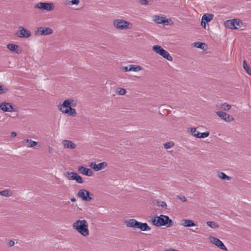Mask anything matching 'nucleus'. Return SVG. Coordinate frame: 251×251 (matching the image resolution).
Masks as SVG:
<instances>
[{
  "label": "nucleus",
  "instance_id": "obj_36",
  "mask_svg": "<svg viewBox=\"0 0 251 251\" xmlns=\"http://www.w3.org/2000/svg\"><path fill=\"white\" fill-rule=\"evenodd\" d=\"M190 132L192 134V135L195 137V135L197 134V132H199L196 130V128L195 127H192L190 128Z\"/></svg>",
  "mask_w": 251,
  "mask_h": 251
},
{
  "label": "nucleus",
  "instance_id": "obj_41",
  "mask_svg": "<svg viewBox=\"0 0 251 251\" xmlns=\"http://www.w3.org/2000/svg\"><path fill=\"white\" fill-rule=\"evenodd\" d=\"M122 70L124 72H129L130 71V70L129 69V66H124L122 68Z\"/></svg>",
  "mask_w": 251,
  "mask_h": 251
},
{
  "label": "nucleus",
  "instance_id": "obj_33",
  "mask_svg": "<svg viewBox=\"0 0 251 251\" xmlns=\"http://www.w3.org/2000/svg\"><path fill=\"white\" fill-rule=\"evenodd\" d=\"M11 193L10 194V192L8 190H5L0 191V195L4 197H9L11 196Z\"/></svg>",
  "mask_w": 251,
  "mask_h": 251
},
{
  "label": "nucleus",
  "instance_id": "obj_38",
  "mask_svg": "<svg viewBox=\"0 0 251 251\" xmlns=\"http://www.w3.org/2000/svg\"><path fill=\"white\" fill-rule=\"evenodd\" d=\"M139 2L142 5H147L149 4L148 0H138Z\"/></svg>",
  "mask_w": 251,
  "mask_h": 251
},
{
  "label": "nucleus",
  "instance_id": "obj_7",
  "mask_svg": "<svg viewBox=\"0 0 251 251\" xmlns=\"http://www.w3.org/2000/svg\"><path fill=\"white\" fill-rule=\"evenodd\" d=\"M77 196L81 198L82 201L88 202L93 199V194L84 189L79 190L77 193Z\"/></svg>",
  "mask_w": 251,
  "mask_h": 251
},
{
  "label": "nucleus",
  "instance_id": "obj_4",
  "mask_svg": "<svg viewBox=\"0 0 251 251\" xmlns=\"http://www.w3.org/2000/svg\"><path fill=\"white\" fill-rule=\"evenodd\" d=\"M125 224L127 227L133 229H139L142 231H149L151 229L146 223H142L137 221L134 219L126 220L125 221Z\"/></svg>",
  "mask_w": 251,
  "mask_h": 251
},
{
  "label": "nucleus",
  "instance_id": "obj_22",
  "mask_svg": "<svg viewBox=\"0 0 251 251\" xmlns=\"http://www.w3.org/2000/svg\"><path fill=\"white\" fill-rule=\"evenodd\" d=\"M76 174V173L75 172H67L64 175L69 180H75Z\"/></svg>",
  "mask_w": 251,
  "mask_h": 251
},
{
  "label": "nucleus",
  "instance_id": "obj_1",
  "mask_svg": "<svg viewBox=\"0 0 251 251\" xmlns=\"http://www.w3.org/2000/svg\"><path fill=\"white\" fill-rule=\"evenodd\" d=\"M74 100L73 99L65 100L61 104L58 105L59 110L63 114H67L70 116L75 117L77 113L75 108H72L75 105L74 104Z\"/></svg>",
  "mask_w": 251,
  "mask_h": 251
},
{
  "label": "nucleus",
  "instance_id": "obj_42",
  "mask_svg": "<svg viewBox=\"0 0 251 251\" xmlns=\"http://www.w3.org/2000/svg\"><path fill=\"white\" fill-rule=\"evenodd\" d=\"M8 244L9 246L11 247L14 245L15 242L14 241L10 240L8 241Z\"/></svg>",
  "mask_w": 251,
  "mask_h": 251
},
{
  "label": "nucleus",
  "instance_id": "obj_14",
  "mask_svg": "<svg viewBox=\"0 0 251 251\" xmlns=\"http://www.w3.org/2000/svg\"><path fill=\"white\" fill-rule=\"evenodd\" d=\"M108 166V164L105 162H102L100 163L99 164H96V163L91 162L90 166L94 169L95 171H99L101 170H103L106 168Z\"/></svg>",
  "mask_w": 251,
  "mask_h": 251
},
{
  "label": "nucleus",
  "instance_id": "obj_20",
  "mask_svg": "<svg viewBox=\"0 0 251 251\" xmlns=\"http://www.w3.org/2000/svg\"><path fill=\"white\" fill-rule=\"evenodd\" d=\"M181 225L185 227H192L197 226V225L196 224L193 220H187L183 219L181 221Z\"/></svg>",
  "mask_w": 251,
  "mask_h": 251
},
{
  "label": "nucleus",
  "instance_id": "obj_23",
  "mask_svg": "<svg viewBox=\"0 0 251 251\" xmlns=\"http://www.w3.org/2000/svg\"><path fill=\"white\" fill-rule=\"evenodd\" d=\"M129 69L130 70V71L137 72H139V71L142 70L143 68L142 67L138 65H129Z\"/></svg>",
  "mask_w": 251,
  "mask_h": 251
},
{
  "label": "nucleus",
  "instance_id": "obj_15",
  "mask_svg": "<svg viewBox=\"0 0 251 251\" xmlns=\"http://www.w3.org/2000/svg\"><path fill=\"white\" fill-rule=\"evenodd\" d=\"M216 113L219 117L226 122H230L234 120V118L231 116L226 112L217 111Z\"/></svg>",
  "mask_w": 251,
  "mask_h": 251
},
{
  "label": "nucleus",
  "instance_id": "obj_8",
  "mask_svg": "<svg viewBox=\"0 0 251 251\" xmlns=\"http://www.w3.org/2000/svg\"><path fill=\"white\" fill-rule=\"evenodd\" d=\"M225 26L230 29H239L242 25V22L238 19L227 20L225 23Z\"/></svg>",
  "mask_w": 251,
  "mask_h": 251
},
{
  "label": "nucleus",
  "instance_id": "obj_24",
  "mask_svg": "<svg viewBox=\"0 0 251 251\" xmlns=\"http://www.w3.org/2000/svg\"><path fill=\"white\" fill-rule=\"evenodd\" d=\"M214 15L212 14H204L201 18L202 21H204L205 22H209L213 18Z\"/></svg>",
  "mask_w": 251,
  "mask_h": 251
},
{
  "label": "nucleus",
  "instance_id": "obj_2",
  "mask_svg": "<svg viewBox=\"0 0 251 251\" xmlns=\"http://www.w3.org/2000/svg\"><path fill=\"white\" fill-rule=\"evenodd\" d=\"M151 224L156 226L170 227L173 224V221L168 216L164 215L153 216L151 218Z\"/></svg>",
  "mask_w": 251,
  "mask_h": 251
},
{
  "label": "nucleus",
  "instance_id": "obj_19",
  "mask_svg": "<svg viewBox=\"0 0 251 251\" xmlns=\"http://www.w3.org/2000/svg\"><path fill=\"white\" fill-rule=\"evenodd\" d=\"M62 144L66 149H74L76 147L75 144L70 140H64L62 141Z\"/></svg>",
  "mask_w": 251,
  "mask_h": 251
},
{
  "label": "nucleus",
  "instance_id": "obj_5",
  "mask_svg": "<svg viewBox=\"0 0 251 251\" xmlns=\"http://www.w3.org/2000/svg\"><path fill=\"white\" fill-rule=\"evenodd\" d=\"M113 26L120 30L130 29L132 28V24L122 19H116L113 21Z\"/></svg>",
  "mask_w": 251,
  "mask_h": 251
},
{
  "label": "nucleus",
  "instance_id": "obj_27",
  "mask_svg": "<svg viewBox=\"0 0 251 251\" xmlns=\"http://www.w3.org/2000/svg\"><path fill=\"white\" fill-rule=\"evenodd\" d=\"M25 142L28 143L27 147L28 148H32L37 145V143L34 141H32L28 139H25Z\"/></svg>",
  "mask_w": 251,
  "mask_h": 251
},
{
  "label": "nucleus",
  "instance_id": "obj_35",
  "mask_svg": "<svg viewBox=\"0 0 251 251\" xmlns=\"http://www.w3.org/2000/svg\"><path fill=\"white\" fill-rule=\"evenodd\" d=\"M8 91V89L3 86V85H0V94H3L6 93Z\"/></svg>",
  "mask_w": 251,
  "mask_h": 251
},
{
  "label": "nucleus",
  "instance_id": "obj_10",
  "mask_svg": "<svg viewBox=\"0 0 251 251\" xmlns=\"http://www.w3.org/2000/svg\"><path fill=\"white\" fill-rule=\"evenodd\" d=\"M53 33V30L49 27H38L34 32V34L36 36L47 35Z\"/></svg>",
  "mask_w": 251,
  "mask_h": 251
},
{
  "label": "nucleus",
  "instance_id": "obj_45",
  "mask_svg": "<svg viewBox=\"0 0 251 251\" xmlns=\"http://www.w3.org/2000/svg\"><path fill=\"white\" fill-rule=\"evenodd\" d=\"M71 201L72 202H75L76 201V199L74 197L71 199Z\"/></svg>",
  "mask_w": 251,
  "mask_h": 251
},
{
  "label": "nucleus",
  "instance_id": "obj_26",
  "mask_svg": "<svg viewBox=\"0 0 251 251\" xmlns=\"http://www.w3.org/2000/svg\"><path fill=\"white\" fill-rule=\"evenodd\" d=\"M194 47L201 49L202 50H206V45L204 43L200 42H195L193 43Z\"/></svg>",
  "mask_w": 251,
  "mask_h": 251
},
{
  "label": "nucleus",
  "instance_id": "obj_17",
  "mask_svg": "<svg viewBox=\"0 0 251 251\" xmlns=\"http://www.w3.org/2000/svg\"><path fill=\"white\" fill-rule=\"evenodd\" d=\"M6 47L9 50L17 54H20L22 52L21 49L17 45L8 44L7 45Z\"/></svg>",
  "mask_w": 251,
  "mask_h": 251
},
{
  "label": "nucleus",
  "instance_id": "obj_32",
  "mask_svg": "<svg viewBox=\"0 0 251 251\" xmlns=\"http://www.w3.org/2000/svg\"><path fill=\"white\" fill-rule=\"evenodd\" d=\"M174 143L173 142H168L163 144V146L165 149H171L174 146Z\"/></svg>",
  "mask_w": 251,
  "mask_h": 251
},
{
  "label": "nucleus",
  "instance_id": "obj_40",
  "mask_svg": "<svg viewBox=\"0 0 251 251\" xmlns=\"http://www.w3.org/2000/svg\"><path fill=\"white\" fill-rule=\"evenodd\" d=\"M79 2V0H72L71 3L72 5H77Z\"/></svg>",
  "mask_w": 251,
  "mask_h": 251
},
{
  "label": "nucleus",
  "instance_id": "obj_21",
  "mask_svg": "<svg viewBox=\"0 0 251 251\" xmlns=\"http://www.w3.org/2000/svg\"><path fill=\"white\" fill-rule=\"evenodd\" d=\"M217 176L221 179L224 180H230L231 179V177L226 175L225 173L223 172H218L217 174Z\"/></svg>",
  "mask_w": 251,
  "mask_h": 251
},
{
  "label": "nucleus",
  "instance_id": "obj_3",
  "mask_svg": "<svg viewBox=\"0 0 251 251\" xmlns=\"http://www.w3.org/2000/svg\"><path fill=\"white\" fill-rule=\"evenodd\" d=\"M88 226V223L86 220H77L72 225L73 229L84 237H87L89 235Z\"/></svg>",
  "mask_w": 251,
  "mask_h": 251
},
{
  "label": "nucleus",
  "instance_id": "obj_34",
  "mask_svg": "<svg viewBox=\"0 0 251 251\" xmlns=\"http://www.w3.org/2000/svg\"><path fill=\"white\" fill-rule=\"evenodd\" d=\"M74 180H75L77 183H82L83 182L82 177L77 173Z\"/></svg>",
  "mask_w": 251,
  "mask_h": 251
},
{
  "label": "nucleus",
  "instance_id": "obj_44",
  "mask_svg": "<svg viewBox=\"0 0 251 251\" xmlns=\"http://www.w3.org/2000/svg\"><path fill=\"white\" fill-rule=\"evenodd\" d=\"M10 135H11V137H14L17 136V133L15 132H11Z\"/></svg>",
  "mask_w": 251,
  "mask_h": 251
},
{
  "label": "nucleus",
  "instance_id": "obj_37",
  "mask_svg": "<svg viewBox=\"0 0 251 251\" xmlns=\"http://www.w3.org/2000/svg\"><path fill=\"white\" fill-rule=\"evenodd\" d=\"M177 198L182 202H185L187 201L186 198L184 196H177Z\"/></svg>",
  "mask_w": 251,
  "mask_h": 251
},
{
  "label": "nucleus",
  "instance_id": "obj_13",
  "mask_svg": "<svg viewBox=\"0 0 251 251\" xmlns=\"http://www.w3.org/2000/svg\"><path fill=\"white\" fill-rule=\"evenodd\" d=\"M209 240H210V242L215 245L216 246L219 247L220 249L224 250V251H227V249L226 247L225 246L224 243L219 239H218L216 237H210L209 238Z\"/></svg>",
  "mask_w": 251,
  "mask_h": 251
},
{
  "label": "nucleus",
  "instance_id": "obj_29",
  "mask_svg": "<svg viewBox=\"0 0 251 251\" xmlns=\"http://www.w3.org/2000/svg\"><path fill=\"white\" fill-rule=\"evenodd\" d=\"M220 105L219 108L225 111H227L231 108V105L226 103H221Z\"/></svg>",
  "mask_w": 251,
  "mask_h": 251
},
{
  "label": "nucleus",
  "instance_id": "obj_30",
  "mask_svg": "<svg viewBox=\"0 0 251 251\" xmlns=\"http://www.w3.org/2000/svg\"><path fill=\"white\" fill-rule=\"evenodd\" d=\"M206 225L208 226H209L212 228H218L219 227L218 225L214 222L207 221V222H206Z\"/></svg>",
  "mask_w": 251,
  "mask_h": 251
},
{
  "label": "nucleus",
  "instance_id": "obj_18",
  "mask_svg": "<svg viewBox=\"0 0 251 251\" xmlns=\"http://www.w3.org/2000/svg\"><path fill=\"white\" fill-rule=\"evenodd\" d=\"M78 171L82 175L87 176H91L93 174L92 171L90 169L83 166H79L77 168Z\"/></svg>",
  "mask_w": 251,
  "mask_h": 251
},
{
  "label": "nucleus",
  "instance_id": "obj_16",
  "mask_svg": "<svg viewBox=\"0 0 251 251\" xmlns=\"http://www.w3.org/2000/svg\"><path fill=\"white\" fill-rule=\"evenodd\" d=\"M153 21L156 24H163L164 25H167L168 20L166 19L165 17L159 16L158 15H154L152 17Z\"/></svg>",
  "mask_w": 251,
  "mask_h": 251
},
{
  "label": "nucleus",
  "instance_id": "obj_9",
  "mask_svg": "<svg viewBox=\"0 0 251 251\" xmlns=\"http://www.w3.org/2000/svg\"><path fill=\"white\" fill-rule=\"evenodd\" d=\"M15 35L19 38H29L31 36V33L30 31L25 29L23 26H19L18 29L16 31Z\"/></svg>",
  "mask_w": 251,
  "mask_h": 251
},
{
  "label": "nucleus",
  "instance_id": "obj_25",
  "mask_svg": "<svg viewBox=\"0 0 251 251\" xmlns=\"http://www.w3.org/2000/svg\"><path fill=\"white\" fill-rule=\"evenodd\" d=\"M209 135V132L208 131H206L203 133L197 132V134L195 135V137L198 138H205L208 137Z\"/></svg>",
  "mask_w": 251,
  "mask_h": 251
},
{
  "label": "nucleus",
  "instance_id": "obj_11",
  "mask_svg": "<svg viewBox=\"0 0 251 251\" xmlns=\"http://www.w3.org/2000/svg\"><path fill=\"white\" fill-rule=\"evenodd\" d=\"M35 7L36 8L41 9L47 11H50L53 8V5L52 3L38 2L36 4Z\"/></svg>",
  "mask_w": 251,
  "mask_h": 251
},
{
  "label": "nucleus",
  "instance_id": "obj_6",
  "mask_svg": "<svg viewBox=\"0 0 251 251\" xmlns=\"http://www.w3.org/2000/svg\"><path fill=\"white\" fill-rule=\"evenodd\" d=\"M152 50L156 53L159 54L163 58L169 61H172L173 58L169 53L164 50L160 46L154 45L152 47Z\"/></svg>",
  "mask_w": 251,
  "mask_h": 251
},
{
  "label": "nucleus",
  "instance_id": "obj_28",
  "mask_svg": "<svg viewBox=\"0 0 251 251\" xmlns=\"http://www.w3.org/2000/svg\"><path fill=\"white\" fill-rule=\"evenodd\" d=\"M243 66L246 72L250 75H251V69L250 66L248 65L246 60H244L243 63Z\"/></svg>",
  "mask_w": 251,
  "mask_h": 251
},
{
  "label": "nucleus",
  "instance_id": "obj_43",
  "mask_svg": "<svg viewBox=\"0 0 251 251\" xmlns=\"http://www.w3.org/2000/svg\"><path fill=\"white\" fill-rule=\"evenodd\" d=\"M201 25L204 27H206V22L204 21H201Z\"/></svg>",
  "mask_w": 251,
  "mask_h": 251
},
{
  "label": "nucleus",
  "instance_id": "obj_31",
  "mask_svg": "<svg viewBox=\"0 0 251 251\" xmlns=\"http://www.w3.org/2000/svg\"><path fill=\"white\" fill-rule=\"evenodd\" d=\"M126 90L122 88H117L116 90V93L120 95H124L126 94Z\"/></svg>",
  "mask_w": 251,
  "mask_h": 251
},
{
  "label": "nucleus",
  "instance_id": "obj_39",
  "mask_svg": "<svg viewBox=\"0 0 251 251\" xmlns=\"http://www.w3.org/2000/svg\"><path fill=\"white\" fill-rule=\"evenodd\" d=\"M159 205L163 208H166L167 207V204L164 201H160V204H159Z\"/></svg>",
  "mask_w": 251,
  "mask_h": 251
},
{
  "label": "nucleus",
  "instance_id": "obj_12",
  "mask_svg": "<svg viewBox=\"0 0 251 251\" xmlns=\"http://www.w3.org/2000/svg\"><path fill=\"white\" fill-rule=\"evenodd\" d=\"M0 109L4 112H15L16 110L12 106V104L9 102H3L0 104Z\"/></svg>",
  "mask_w": 251,
  "mask_h": 251
}]
</instances>
